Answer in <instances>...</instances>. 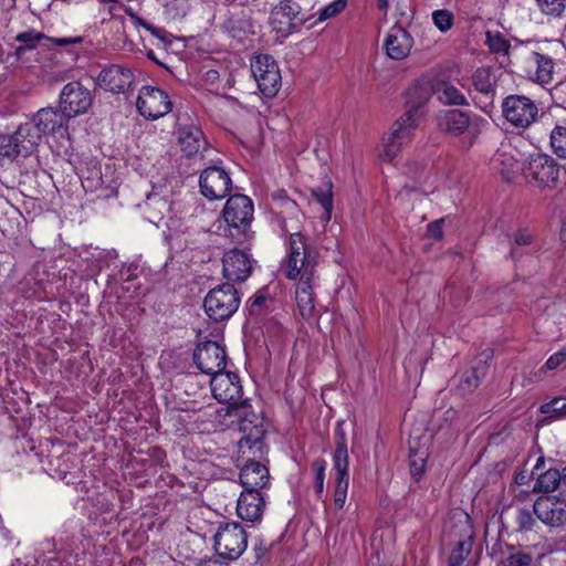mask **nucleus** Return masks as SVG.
<instances>
[{
	"label": "nucleus",
	"instance_id": "nucleus-17",
	"mask_svg": "<svg viewBox=\"0 0 566 566\" xmlns=\"http://www.w3.org/2000/svg\"><path fill=\"white\" fill-rule=\"evenodd\" d=\"M201 193L209 200L224 198L232 187L229 174L221 167L211 166L202 170L199 179Z\"/></svg>",
	"mask_w": 566,
	"mask_h": 566
},
{
	"label": "nucleus",
	"instance_id": "nucleus-8",
	"mask_svg": "<svg viewBox=\"0 0 566 566\" xmlns=\"http://www.w3.org/2000/svg\"><path fill=\"white\" fill-rule=\"evenodd\" d=\"M555 66V60L549 54L541 51L525 52L520 62L523 77L541 86L553 82Z\"/></svg>",
	"mask_w": 566,
	"mask_h": 566
},
{
	"label": "nucleus",
	"instance_id": "nucleus-27",
	"mask_svg": "<svg viewBox=\"0 0 566 566\" xmlns=\"http://www.w3.org/2000/svg\"><path fill=\"white\" fill-rule=\"evenodd\" d=\"M264 506L265 502L260 491L244 490L238 500L237 513L243 521L255 522L261 520Z\"/></svg>",
	"mask_w": 566,
	"mask_h": 566
},
{
	"label": "nucleus",
	"instance_id": "nucleus-7",
	"mask_svg": "<svg viewBox=\"0 0 566 566\" xmlns=\"http://www.w3.org/2000/svg\"><path fill=\"white\" fill-rule=\"evenodd\" d=\"M240 302L237 289L230 283H224L209 291L203 306L211 319L221 322L229 319L238 311Z\"/></svg>",
	"mask_w": 566,
	"mask_h": 566
},
{
	"label": "nucleus",
	"instance_id": "nucleus-3",
	"mask_svg": "<svg viewBox=\"0 0 566 566\" xmlns=\"http://www.w3.org/2000/svg\"><path fill=\"white\" fill-rule=\"evenodd\" d=\"M503 117L515 128L526 129L538 122L546 126L554 125L552 115L541 113L536 103L520 94L506 96L501 105Z\"/></svg>",
	"mask_w": 566,
	"mask_h": 566
},
{
	"label": "nucleus",
	"instance_id": "nucleus-44",
	"mask_svg": "<svg viewBox=\"0 0 566 566\" xmlns=\"http://www.w3.org/2000/svg\"><path fill=\"white\" fill-rule=\"evenodd\" d=\"M536 524V520L534 518L532 512L530 510L521 509L516 514V530L518 532H528L532 531L534 525Z\"/></svg>",
	"mask_w": 566,
	"mask_h": 566
},
{
	"label": "nucleus",
	"instance_id": "nucleus-41",
	"mask_svg": "<svg viewBox=\"0 0 566 566\" xmlns=\"http://www.w3.org/2000/svg\"><path fill=\"white\" fill-rule=\"evenodd\" d=\"M533 563V554L524 551H516L502 562L504 566H532Z\"/></svg>",
	"mask_w": 566,
	"mask_h": 566
},
{
	"label": "nucleus",
	"instance_id": "nucleus-21",
	"mask_svg": "<svg viewBox=\"0 0 566 566\" xmlns=\"http://www.w3.org/2000/svg\"><path fill=\"white\" fill-rule=\"evenodd\" d=\"M533 512L544 524L558 527L566 523V501L557 496H542L534 502Z\"/></svg>",
	"mask_w": 566,
	"mask_h": 566
},
{
	"label": "nucleus",
	"instance_id": "nucleus-6",
	"mask_svg": "<svg viewBox=\"0 0 566 566\" xmlns=\"http://www.w3.org/2000/svg\"><path fill=\"white\" fill-rule=\"evenodd\" d=\"M216 553L226 560H237L247 549L248 533L238 522L220 523L213 536Z\"/></svg>",
	"mask_w": 566,
	"mask_h": 566
},
{
	"label": "nucleus",
	"instance_id": "nucleus-62",
	"mask_svg": "<svg viewBox=\"0 0 566 566\" xmlns=\"http://www.w3.org/2000/svg\"><path fill=\"white\" fill-rule=\"evenodd\" d=\"M563 470H564V485L566 486V467Z\"/></svg>",
	"mask_w": 566,
	"mask_h": 566
},
{
	"label": "nucleus",
	"instance_id": "nucleus-58",
	"mask_svg": "<svg viewBox=\"0 0 566 566\" xmlns=\"http://www.w3.org/2000/svg\"><path fill=\"white\" fill-rule=\"evenodd\" d=\"M207 75H208V78H209V80H214V78L217 77V75H218V72H217V71H212V70H211V71H209V72L207 73Z\"/></svg>",
	"mask_w": 566,
	"mask_h": 566
},
{
	"label": "nucleus",
	"instance_id": "nucleus-46",
	"mask_svg": "<svg viewBox=\"0 0 566 566\" xmlns=\"http://www.w3.org/2000/svg\"><path fill=\"white\" fill-rule=\"evenodd\" d=\"M566 360V349H562L553 354L545 363V368L554 370L558 368Z\"/></svg>",
	"mask_w": 566,
	"mask_h": 566
},
{
	"label": "nucleus",
	"instance_id": "nucleus-59",
	"mask_svg": "<svg viewBox=\"0 0 566 566\" xmlns=\"http://www.w3.org/2000/svg\"><path fill=\"white\" fill-rule=\"evenodd\" d=\"M544 464V458H538L537 459V462H536V465H535V470L539 469V467H542Z\"/></svg>",
	"mask_w": 566,
	"mask_h": 566
},
{
	"label": "nucleus",
	"instance_id": "nucleus-48",
	"mask_svg": "<svg viewBox=\"0 0 566 566\" xmlns=\"http://www.w3.org/2000/svg\"><path fill=\"white\" fill-rule=\"evenodd\" d=\"M486 36H488V43H489V46H490L491 50H493L495 52H501V51L505 50V48H506V41L505 40H503L500 36H496V38L493 39L491 36L490 32L486 33Z\"/></svg>",
	"mask_w": 566,
	"mask_h": 566
},
{
	"label": "nucleus",
	"instance_id": "nucleus-33",
	"mask_svg": "<svg viewBox=\"0 0 566 566\" xmlns=\"http://www.w3.org/2000/svg\"><path fill=\"white\" fill-rule=\"evenodd\" d=\"M313 197L324 209L323 219L329 221L333 212V185L329 180L324 181L319 187L312 190Z\"/></svg>",
	"mask_w": 566,
	"mask_h": 566
},
{
	"label": "nucleus",
	"instance_id": "nucleus-23",
	"mask_svg": "<svg viewBox=\"0 0 566 566\" xmlns=\"http://www.w3.org/2000/svg\"><path fill=\"white\" fill-rule=\"evenodd\" d=\"M223 275L228 281L243 282L252 272L250 255L239 249H232L222 258Z\"/></svg>",
	"mask_w": 566,
	"mask_h": 566
},
{
	"label": "nucleus",
	"instance_id": "nucleus-51",
	"mask_svg": "<svg viewBox=\"0 0 566 566\" xmlns=\"http://www.w3.org/2000/svg\"><path fill=\"white\" fill-rule=\"evenodd\" d=\"M230 560L222 559L218 554L214 557L208 558L199 566H229Z\"/></svg>",
	"mask_w": 566,
	"mask_h": 566
},
{
	"label": "nucleus",
	"instance_id": "nucleus-9",
	"mask_svg": "<svg viewBox=\"0 0 566 566\" xmlns=\"http://www.w3.org/2000/svg\"><path fill=\"white\" fill-rule=\"evenodd\" d=\"M29 128L19 126L13 134H0V165L12 164L19 158H27L36 148L34 136Z\"/></svg>",
	"mask_w": 566,
	"mask_h": 566
},
{
	"label": "nucleus",
	"instance_id": "nucleus-42",
	"mask_svg": "<svg viewBox=\"0 0 566 566\" xmlns=\"http://www.w3.org/2000/svg\"><path fill=\"white\" fill-rule=\"evenodd\" d=\"M533 242V234L527 230H518L514 234V242L511 248L510 255L512 259L518 258L522 253L518 251L520 247L530 245Z\"/></svg>",
	"mask_w": 566,
	"mask_h": 566
},
{
	"label": "nucleus",
	"instance_id": "nucleus-13",
	"mask_svg": "<svg viewBox=\"0 0 566 566\" xmlns=\"http://www.w3.org/2000/svg\"><path fill=\"white\" fill-rule=\"evenodd\" d=\"M193 363L197 368L207 375H216L227 366L224 346L214 340L199 342L193 352Z\"/></svg>",
	"mask_w": 566,
	"mask_h": 566
},
{
	"label": "nucleus",
	"instance_id": "nucleus-35",
	"mask_svg": "<svg viewBox=\"0 0 566 566\" xmlns=\"http://www.w3.org/2000/svg\"><path fill=\"white\" fill-rule=\"evenodd\" d=\"M43 39H46V36L43 33L36 32L34 30L19 33L15 36V41L20 42L21 45L15 48V55L18 57L22 56L27 50L34 49L36 44Z\"/></svg>",
	"mask_w": 566,
	"mask_h": 566
},
{
	"label": "nucleus",
	"instance_id": "nucleus-12",
	"mask_svg": "<svg viewBox=\"0 0 566 566\" xmlns=\"http://www.w3.org/2000/svg\"><path fill=\"white\" fill-rule=\"evenodd\" d=\"M419 119L403 113L392 125V130L384 143L380 158L385 161H391L401 150L402 146L412 138L413 132L418 127Z\"/></svg>",
	"mask_w": 566,
	"mask_h": 566
},
{
	"label": "nucleus",
	"instance_id": "nucleus-60",
	"mask_svg": "<svg viewBox=\"0 0 566 566\" xmlns=\"http://www.w3.org/2000/svg\"><path fill=\"white\" fill-rule=\"evenodd\" d=\"M147 56H148L150 60L155 61L156 63H159V62L156 60L155 54H154V52H153V51H149V52L147 53Z\"/></svg>",
	"mask_w": 566,
	"mask_h": 566
},
{
	"label": "nucleus",
	"instance_id": "nucleus-54",
	"mask_svg": "<svg viewBox=\"0 0 566 566\" xmlns=\"http://www.w3.org/2000/svg\"><path fill=\"white\" fill-rule=\"evenodd\" d=\"M560 239L562 241L566 242V214L562 219V227H560Z\"/></svg>",
	"mask_w": 566,
	"mask_h": 566
},
{
	"label": "nucleus",
	"instance_id": "nucleus-61",
	"mask_svg": "<svg viewBox=\"0 0 566 566\" xmlns=\"http://www.w3.org/2000/svg\"><path fill=\"white\" fill-rule=\"evenodd\" d=\"M101 3H109V2H114L115 0H98Z\"/></svg>",
	"mask_w": 566,
	"mask_h": 566
},
{
	"label": "nucleus",
	"instance_id": "nucleus-2",
	"mask_svg": "<svg viewBox=\"0 0 566 566\" xmlns=\"http://www.w3.org/2000/svg\"><path fill=\"white\" fill-rule=\"evenodd\" d=\"M224 415L238 420L239 431L242 433L238 442L239 453H249V455L252 453L256 458H264L268 453V447L264 443L266 433L264 419L253 410L248 400L227 406Z\"/></svg>",
	"mask_w": 566,
	"mask_h": 566
},
{
	"label": "nucleus",
	"instance_id": "nucleus-28",
	"mask_svg": "<svg viewBox=\"0 0 566 566\" xmlns=\"http://www.w3.org/2000/svg\"><path fill=\"white\" fill-rule=\"evenodd\" d=\"M434 94V86L429 83H416L407 91L406 111L409 116L419 119L423 114L422 108Z\"/></svg>",
	"mask_w": 566,
	"mask_h": 566
},
{
	"label": "nucleus",
	"instance_id": "nucleus-52",
	"mask_svg": "<svg viewBox=\"0 0 566 566\" xmlns=\"http://www.w3.org/2000/svg\"><path fill=\"white\" fill-rule=\"evenodd\" d=\"M533 472L528 474L526 471H521L515 474L514 481L517 485H525L528 483Z\"/></svg>",
	"mask_w": 566,
	"mask_h": 566
},
{
	"label": "nucleus",
	"instance_id": "nucleus-30",
	"mask_svg": "<svg viewBox=\"0 0 566 566\" xmlns=\"http://www.w3.org/2000/svg\"><path fill=\"white\" fill-rule=\"evenodd\" d=\"M473 546V528L469 524V517L465 516L464 528L462 537L457 542L452 548L449 558L448 566H470V562H467Z\"/></svg>",
	"mask_w": 566,
	"mask_h": 566
},
{
	"label": "nucleus",
	"instance_id": "nucleus-55",
	"mask_svg": "<svg viewBox=\"0 0 566 566\" xmlns=\"http://www.w3.org/2000/svg\"><path fill=\"white\" fill-rule=\"evenodd\" d=\"M389 6V0H377V7L380 11H386Z\"/></svg>",
	"mask_w": 566,
	"mask_h": 566
},
{
	"label": "nucleus",
	"instance_id": "nucleus-50",
	"mask_svg": "<svg viewBox=\"0 0 566 566\" xmlns=\"http://www.w3.org/2000/svg\"><path fill=\"white\" fill-rule=\"evenodd\" d=\"M51 41H53L59 46H65V45H69V44L82 43L83 38L82 36L53 38V39H51Z\"/></svg>",
	"mask_w": 566,
	"mask_h": 566
},
{
	"label": "nucleus",
	"instance_id": "nucleus-1",
	"mask_svg": "<svg viewBox=\"0 0 566 566\" xmlns=\"http://www.w3.org/2000/svg\"><path fill=\"white\" fill-rule=\"evenodd\" d=\"M287 244V255L283 262V271L287 279L300 277L295 296L301 315L312 317L315 310V268L316 255L307 248L305 237L300 232L291 233Z\"/></svg>",
	"mask_w": 566,
	"mask_h": 566
},
{
	"label": "nucleus",
	"instance_id": "nucleus-32",
	"mask_svg": "<svg viewBox=\"0 0 566 566\" xmlns=\"http://www.w3.org/2000/svg\"><path fill=\"white\" fill-rule=\"evenodd\" d=\"M564 484V471L559 472L557 469H548L541 473L533 486V492L551 493L557 489V486Z\"/></svg>",
	"mask_w": 566,
	"mask_h": 566
},
{
	"label": "nucleus",
	"instance_id": "nucleus-11",
	"mask_svg": "<svg viewBox=\"0 0 566 566\" xmlns=\"http://www.w3.org/2000/svg\"><path fill=\"white\" fill-rule=\"evenodd\" d=\"M251 72L264 96L273 97L277 94L281 87V73L276 61L271 55H258L251 62Z\"/></svg>",
	"mask_w": 566,
	"mask_h": 566
},
{
	"label": "nucleus",
	"instance_id": "nucleus-57",
	"mask_svg": "<svg viewBox=\"0 0 566 566\" xmlns=\"http://www.w3.org/2000/svg\"><path fill=\"white\" fill-rule=\"evenodd\" d=\"M459 84L461 85V87L470 91V84H469V80L468 78H462L459 81Z\"/></svg>",
	"mask_w": 566,
	"mask_h": 566
},
{
	"label": "nucleus",
	"instance_id": "nucleus-47",
	"mask_svg": "<svg viewBox=\"0 0 566 566\" xmlns=\"http://www.w3.org/2000/svg\"><path fill=\"white\" fill-rule=\"evenodd\" d=\"M442 224H443V219L436 220V221L429 223L428 228H427V235L434 240L442 239V235H443Z\"/></svg>",
	"mask_w": 566,
	"mask_h": 566
},
{
	"label": "nucleus",
	"instance_id": "nucleus-14",
	"mask_svg": "<svg viewBox=\"0 0 566 566\" xmlns=\"http://www.w3.org/2000/svg\"><path fill=\"white\" fill-rule=\"evenodd\" d=\"M59 103L66 118H72L85 114L91 108L93 96L91 91L80 82H70L64 85Z\"/></svg>",
	"mask_w": 566,
	"mask_h": 566
},
{
	"label": "nucleus",
	"instance_id": "nucleus-39",
	"mask_svg": "<svg viewBox=\"0 0 566 566\" xmlns=\"http://www.w3.org/2000/svg\"><path fill=\"white\" fill-rule=\"evenodd\" d=\"M538 9L545 15L558 18L566 8V0H535Z\"/></svg>",
	"mask_w": 566,
	"mask_h": 566
},
{
	"label": "nucleus",
	"instance_id": "nucleus-25",
	"mask_svg": "<svg viewBox=\"0 0 566 566\" xmlns=\"http://www.w3.org/2000/svg\"><path fill=\"white\" fill-rule=\"evenodd\" d=\"M412 45L413 39L411 34L400 25L391 27L384 42L386 54L392 60L407 57Z\"/></svg>",
	"mask_w": 566,
	"mask_h": 566
},
{
	"label": "nucleus",
	"instance_id": "nucleus-10",
	"mask_svg": "<svg viewBox=\"0 0 566 566\" xmlns=\"http://www.w3.org/2000/svg\"><path fill=\"white\" fill-rule=\"evenodd\" d=\"M307 18L301 6L293 0H282L276 4L269 17V23L273 31L287 36L296 31Z\"/></svg>",
	"mask_w": 566,
	"mask_h": 566
},
{
	"label": "nucleus",
	"instance_id": "nucleus-53",
	"mask_svg": "<svg viewBox=\"0 0 566 566\" xmlns=\"http://www.w3.org/2000/svg\"><path fill=\"white\" fill-rule=\"evenodd\" d=\"M42 545L48 552H56V541L54 537L44 539Z\"/></svg>",
	"mask_w": 566,
	"mask_h": 566
},
{
	"label": "nucleus",
	"instance_id": "nucleus-38",
	"mask_svg": "<svg viewBox=\"0 0 566 566\" xmlns=\"http://www.w3.org/2000/svg\"><path fill=\"white\" fill-rule=\"evenodd\" d=\"M553 151L566 158V126L555 125L549 135Z\"/></svg>",
	"mask_w": 566,
	"mask_h": 566
},
{
	"label": "nucleus",
	"instance_id": "nucleus-24",
	"mask_svg": "<svg viewBox=\"0 0 566 566\" xmlns=\"http://www.w3.org/2000/svg\"><path fill=\"white\" fill-rule=\"evenodd\" d=\"M133 81L132 71L120 65H112L102 70L97 77L99 87L117 94L124 93L129 88Z\"/></svg>",
	"mask_w": 566,
	"mask_h": 566
},
{
	"label": "nucleus",
	"instance_id": "nucleus-26",
	"mask_svg": "<svg viewBox=\"0 0 566 566\" xmlns=\"http://www.w3.org/2000/svg\"><path fill=\"white\" fill-rule=\"evenodd\" d=\"M438 128L452 136H460L472 126L468 113L460 109H448L437 116Z\"/></svg>",
	"mask_w": 566,
	"mask_h": 566
},
{
	"label": "nucleus",
	"instance_id": "nucleus-43",
	"mask_svg": "<svg viewBox=\"0 0 566 566\" xmlns=\"http://www.w3.org/2000/svg\"><path fill=\"white\" fill-rule=\"evenodd\" d=\"M453 14L449 10H436L432 13V20L434 25L441 31L447 32L453 25Z\"/></svg>",
	"mask_w": 566,
	"mask_h": 566
},
{
	"label": "nucleus",
	"instance_id": "nucleus-15",
	"mask_svg": "<svg viewBox=\"0 0 566 566\" xmlns=\"http://www.w3.org/2000/svg\"><path fill=\"white\" fill-rule=\"evenodd\" d=\"M526 177L534 179L539 186L552 187L559 177V167L548 155L542 153L530 154L523 163Z\"/></svg>",
	"mask_w": 566,
	"mask_h": 566
},
{
	"label": "nucleus",
	"instance_id": "nucleus-36",
	"mask_svg": "<svg viewBox=\"0 0 566 566\" xmlns=\"http://www.w3.org/2000/svg\"><path fill=\"white\" fill-rule=\"evenodd\" d=\"M427 463L426 451L410 450L409 453V469L410 475L415 482H419L424 473Z\"/></svg>",
	"mask_w": 566,
	"mask_h": 566
},
{
	"label": "nucleus",
	"instance_id": "nucleus-29",
	"mask_svg": "<svg viewBox=\"0 0 566 566\" xmlns=\"http://www.w3.org/2000/svg\"><path fill=\"white\" fill-rule=\"evenodd\" d=\"M492 358V349H485L479 355L478 360L473 365L472 369L463 374L460 378L458 388L462 394H470L479 387L481 379L485 376L486 373V367H480V364H486Z\"/></svg>",
	"mask_w": 566,
	"mask_h": 566
},
{
	"label": "nucleus",
	"instance_id": "nucleus-18",
	"mask_svg": "<svg viewBox=\"0 0 566 566\" xmlns=\"http://www.w3.org/2000/svg\"><path fill=\"white\" fill-rule=\"evenodd\" d=\"M210 387L213 398L220 403H239L243 395L240 378L231 371H220L211 377Z\"/></svg>",
	"mask_w": 566,
	"mask_h": 566
},
{
	"label": "nucleus",
	"instance_id": "nucleus-22",
	"mask_svg": "<svg viewBox=\"0 0 566 566\" xmlns=\"http://www.w3.org/2000/svg\"><path fill=\"white\" fill-rule=\"evenodd\" d=\"M176 134L178 146L188 158L195 157L208 148V142L202 130L193 123H179Z\"/></svg>",
	"mask_w": 566,
	"mask_h": 566
},
{
	"label": "nucleus",
	"instance_id": "nucleus-16",
	"mask_svg": "<svg viewBox=\"0 0 566 566\" xmlns=\"http://www.w3.org/2000/svg\"><path fill=\"white\" fill-rule=\"evenodd\" d=\"M171 101L168 94L156 86L140 88L136 107L146 119H158L171 111Z\"/></svg>",
	"mask_w": 566,
	"mask_h": 566
},
{
	"label": "nucleus",
	"instance_id": "nucleus-40",
	"mask_svg": "<svg viewBox=\"0 0 566 566\" xmlns=\"http://www.w3.org/2000/svg\"><path fill=\"white\" fill-rule=\"evenodd\" d=\"M326 465V461L322 458L315 459L311 464L314 472V490L318 497H321L324 491Z\"/></svg>",
	"mask_w": 566,
	"mask_h": 566
},
{
	"label": "nucleus",
	"instance_id": "nucleus-45",
	"mask_svg": "<svg viewBox=\"0 0 566 566\" xmlns=\"http://www.w3.org/2000/svg\"><path fill=\"white\" fill-rule=\"evenodd\" d=\"M346 7V0H335L319 12L318 21H325L329 18L335 17L337 13L343 11Z\"/></svg>",
	"mask_w": 566,
	"mask_h": 566
},
{
	"label": "nucleus",
	"instance_id": "nucleus-31",
	"mask_svg": "<svg viewBox=\"0 0 566 566\" xmlns=\"http://www.w3.org/2000/svg\"><path fill=\"white\" fill-rule=\"evenodd\" d=\"M434 94L444 105L468 106L467 97L450 82L440 81L433 84Z\"/></svg>",
	"mask_w": 566,
	"mask_h": 566
},
{
	"label": "nucleus",
	"instance_id": "nucleus-4",
	"mask_svg": "<svg viewBox=\"0 0 566 566\" xmlns=\"http://www.w3.org/2000/svg\"><path fill=\"white\" fill-rule=\"evenodd\" d=\"M335 450L333 452V468L335 470L334 506L342 510L346 502L349 484V454L347 449L346 432L343 423L337 422L334 429Z\"/></svg>",
	"mask_w": 566,
	"mask_h": 566
},
{
	"label": "nucleus",
	"instance_id": "nucleus-5",
	"mask_svg": "<svg viewBox=\"0 0 566 566\" xmlns=\"http://www.w3.org/2000/svg\"><path fill=\"white\" fill-rule=\"evenodd\" d=\"M253 213V202L248 196L241 193L231 196L222 210V217L228 226V234L239 242L245 240Z\"/></svg>",
	"mask_w": 566,
	"mask_h": 566
},
{
	"label": "nucleus",
	"instance_id": "nucleus-56",
	"mask_svg": "<svg viewBox=\"0 0 566 566\" xmlns=\"http://www.w3.org/2000/svg\"><path fill=\"white\" fill-rule=\"evenodd\" d=\"M255 552L256 556L261 557L266 552V548L262 545V543H260L259 546H255Z\"/></svg>",
	"mask_w": 566,
	"mask_h": 566
},
{
	"label": "nucleus",
	"instance_id": "nucleus-49",
	"mask_svg": "<svg viewBox=\"0 0 566 566\" xmlns=\"http://www.w3.org/2000/svg\"><path fill=\"white\" fill-rule=\"evenodd\" d=\"M265 296L255 295L253 298L249 300L247 303L248 310L250 314H255L259 308L265 303Z\"/></svg>",
	"mask_w": 566,
	"mask_h": 566
},
{
	"label": "nucleus",
	"instance_id": "nucleus-37",
	"mask_svg": "<svg viewBox=\"0 0 566 566\" xmlns=\"http://www.w3.org/2000/svg\"><path fill=\"white\" fill-rule=\"evenodd\" d=\"M539 411L552 420L566 417V396L556 397L551 401L542 405Z\"/></svg>",
	"mask_w": 566,
	"mask_h": 566
},
{
	"label": "nucleus",
	"instance_id": "nucleus-34",
	"mask_svg": "<svg viewBox=\"0 0 566 566\" xmlns=\"http://www.w3.org/2000/svg\"><path fill=\"white\" fill-rule=\"evenodd\" d=\"M472 86L480 93L489 95L495 90V81L489 67H479L471 77Z\"/></svg>",
	"mask_w": 566,
	"mask_h": 566
},
{
	"label": "nucleus",
	"instance_id": "nucleus-19",
	"mask_svg": "<svg viewBox=\"0 0 566 566\" xmlns=\"http://www.w3.org/2000/svg\"><path fill=\"white\" fill-rule=\"evenodd\" d=\"M66 116L62 111L52 107L41 108L34 116L32 122L21 124V127L29 128V133L34 136V145L38 147L43 135L54 134L63 126Z\"/></svg>",
	"mask_w": 566,
	"mask_h": 566
},
{
	"label": "nucleus",
	"instance_id": "nucleus-20",
	"mask_svg": "<svg viewBox=\"0 0 566 566\" xmlns=\"http://www.w3.org/2000/svg\"><path fill=\"white\" fill-rule=\"evenodd\" d=\"M263 458H256L252 453L249 455L239 453V460L245 461L240 471V482L247 491H260L269 482V469L261 464Z\"/></svg>",
	"mask_w": 566,
	"mask_h": 566
}]
</instances>
